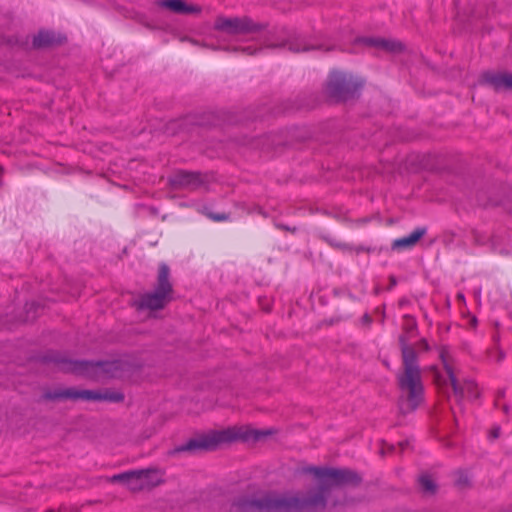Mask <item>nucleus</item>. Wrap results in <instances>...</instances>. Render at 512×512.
Masks as SVG:
<instances>
[{"label": "nucleus", "mask_w": 512, "mask_h": 512, "mask_svg": "<svg viewBox=\"0 0 512 512\" xmlns=\"http://www.w3.org/2000/svg\"><path fill=\"white\" fill-rule=\"evenodd\" d=\"M320 480L319 486L306 494L268 492L258 497H239L233 506L242 512H316L340 503L334 495L342 486H357L361 477L350 469L321 468L310 466L304 470Z\"/></svg>", "instance_id": "obj_1"}, {"label": "nucleus", "mask_w": 512, "mask_h": 512, "mask_svg": "<svg viewBox=\"0 0 512 512\" xmlns=\"http://www.w3.org/2000/svg\"><path fill=\"white\" fill-rule=\"evenodd\" d=\"M399 344L402 367L396 375L400 392L397 406L399 416H406L416 411L423 403L424 385L415 348L408 344V339L404 335L399 336Z\"/></svg>", "instance_id": "obj_2"}, {"label": "nucleus", "mask_w": 512, "mask_h": 512, "mask_svg": "<svg viewBox=\"0 0 512 512\" xmlns=\"http://www.w3.org/2000/svg\"><path fill=\"white\" fill-rule=\"evenodd\" d=\"M269 434L270 431L253 430L247 427H231L191 438L185 444L176 447L174 453L213 451L222 443H230L236 440L258 441Z\"/></svg>", "instance_id": "obj_3"}, {"label": "nucleus", "mask_w": 512, "mask_h": 512, "mask_svg": "<svg viewBox=\"0 0 512 512\" xmlns=\"http://www.w3.org/2000/svg\"><path fill=\"white\" fill-rule=\"evenodd\" d=\"M173 295L174 289L170 280V268L167 264L161 263L158 268L154 290L140 295L133 302V306L137 310H162L173 300Z\"/></svg>", "instance_id": "obj_4"}, {"label": "nucleus", "mask_w": 512, "mask_h": 512, "mask_svg": "<svg viewBox=\"0 0 512 512\" xmlns=\"http://www.w3.org/2000/svg\"><path fill=\"white\" fill-rule=\"evenodd\" d=\"M45 359L54 362L64 372L88 373L90 370H93L97 377L106 378L120 377L123 372V363L119 360L99 362L72 361L57 353H51Z\"/></svg>", "instance_id": "obj_5"}, {"label": "nucleus", "mask_w": 512, "mask_h": 512, "mask_svg": "<svg viewBox=\"0 0 512 512\" xmlns=\"http://www.w3.org/2000/svg\"><path fill=\"white\" fill-rule=\"evenodd\" d=\"M363 83L353 75L334 71L326 83L327 95L336 102H345L358 96Z\"/></svg>", "instance_id": "obj_6"}, {"label": "nucleus", "mask_w": 512, "mask_h": 512, "mask_svg": "<svg viewBox=\"0 0 512 512\" xmlns=\"http://www.w3.org/2000/svg\"><path fill=\"white\" fill-rule=\"evenodd\" d=\"M267 26V23L256 22L248 16H218L214 22L216 31L231 36L257 34L264 31Z\"/></svg>", "instance_id": "obj_7"}, {"label": "nucleus", "mask_w": 512, "mask_h": 512, "mask_svg": "<svg viewBox=\"0 0 512 512\" xmlns=\"http://www.w3.org/2000/svg\"><path fill=\"white\" fill-rule=\"evenodd\" d=\"M205 182V178L200 172L185 170L175 172L170 178V183L173 187L190 191L199 189Z\"/></svg>", "instance_id": "obj_8"}, {"label": "nucleus", "mask_w": 512, "mask_h": 512, "mask_svg": "<svg viewBox=\"0 0 512 512\" xmlns=\"http://www.w3.org/2000/svg\"><path fill=\"white\" fill-rule=\"evenodd\" d=\"M66 36L50 30H40L32 41L34 49H48L60 46L66 42Z\"/></svg>", "instance_id": "obj_9"}, {"label": "nucleus", "mask_w": 512, "mask_h": 512, "mask_svg": "<svg viewBox=\"0 0 512 512\" xmlns=\"http://www.w3.org/2000/svg\"><path fill=\"white\" fill-rule=\"evenodd\" d=\"M45 401L83 400V390L74 387L46 389L42 394Z\"/></svg>", "instance_id": "obj_10"}, {"label": "nucleus", "mask_w": 512, "mask_h": 512, "mask_svg": "<svg viewBox=\"0 0 512 512\" xmlns=\"http://www.w3.org/2000/svg\"><path fill=\"white\" fill-rule=\"evenodd\" d=\"M483 81L495 91H512V72H485Z\"/></svg>", "instance_id": "obj_11"}, {"label": "nucleus", "mask_w": 512, "mask_h": 512, "mask_svg": "<svg viewBox=\"0 0 512 512\" xmlns=\"http://www.w3.org/2000/svg\"><path fill=\"white\" fill-rule=\"evenodd\" d=\"M124 394L121 391L113 389L102 390H83V400L86 401H106L120 403L124 400Z\"/></svg>", "instance_id": "obj_12"}, {"label": "nucleus", "mask_w": 512, "mask_h": 512, "mask_svg": "<svg viewBox=\"0 0 512 512\" xmlns=\"http://www.w3.org/2000/svg\"><path fill=\"white\" fill-rule=\"evenodd\" d=\"M109 481L112 483H122L132 492L143 491V485L141 484L138 470H130L113 475L109 478Z\"/></svg>", "instance_id": "obj_13"}, {"label": "nucleus", "mask_w": 512, "mask_h": 512, "mask_svg": "<svg viewBox=\"0 0 512 512\" xmlns=\"http://www.w3.org/2000/svg\"><path fill=\"white\" fill-rule=\"evenodd\" d=\"M157 5L181 15L198 14L202 11L200 6L189 5L183 0H160Z\"/></svg>", "instance_id": "obj_14"}, {"label": "nucleus", "mask_w": 512, "mask_h": 512, "mask_svg": "<svg viewBox=\"0 0 512 512\" xmlns=\"http://www.w3.org/2000/svg\"><path fill=\"white\" fill-rule=\"evenodd\" d=\"M440 358L443 363L444 369L449 377L451 386L453 388L454 394L459 398L462 399L465 395V389L464 384L460 385L457 381V378L454 374L453 367L450 363V355L448 353V350L446 348H442L440 351Z\"/></svg>", "instance_id": "obj_15"}, {"label": "nucleus", "mask_w": 512, "mask_h": 512, "mask_svg": "<svg viewBox=\"0 0 512 512\" xmlns=\"http://www.w3.org/2000/svg\"><path fill=\"white\" fill-rule=\"evenodd\" d=\"M138 472L143 490H151L164 483V473L158 468L139 469Z\"/></svg>", "instance_id": "obj_16"}, {"label": "nucleus", "mask_w": 512, "mask_h": 512, "mask_svg": "<svg viewBox=\"0 0 512 512\" xmlns=\"http://www.w3.org/2000/svg\"><path fill=\"white\" fill-rule=\"evenodd\" d=\"M265 43H266L267 48L288 47V49L291 52H295V53L315 49V47L308 46L302 39H299V38H295V39L288 38V39H285V40H283L281 42H277V43L271 42L270 39L266 38Z\"/></svg>", "instance_id": "obj_17"}, {"label": "nucleus", "mask_w": 512, "mask_h": 512, "mask_svg": "<svg viewBox=\"0 0 512 512\" xmlns=\"http://www.w3.org/2000/svg\"><path fill=\"white\" fill-rule=\"evenodd\" d=\"M425 227L415 229L410 235L396 239L392 243L393 250L412 248L426 234Z\"/></svg>", "instance_id": "obj_18"}, {"label": "nucleus", "mask_w": 512, "mask_h": 512, "mask_svg": "<svg viewBox=\"0 0 512 512\" xmlns=\"http://www.w3.org/2000/svg\"><path fill=\"white\" fill-rule=\"evenodd\" d=\"M367 46L375 47L388 52H399L403 50V44L394 40L384 38H365L362 40Z\"/></svg>", "instance_id": "obj_19"}, {"label": "nucleus", "mask_w": 512, "mask_h": 512, "mask_svg": "<svg viewBox=\"0 0 512 512\" xmlns=\"http://www.w3.org/2000/svg\"><path fill=\"white\" fill-rule=\"evenodd\" d=\"M419 486L421 491L427 495H433L437 491V485L429 475H422L419 478Z\"/></svg>", "instance_id": "obj_20"}, {"label": "nucleus", "mask_w": 512, "mask_h": 512, "mask_svg": "<svg viewBox=\"0 0 512 512\" xmlns=\"http://www.w3.org/2000/svg\"><path fill=\"white\" fill-rule=\"evenodd\" d=\"M417 328V323L414 317L410 315H405L403 317L402 329L404 331V336L409 340L407 334L412 333Z\"/></svg>", "instance_id": "obj_21"}, {"label": "nucleus", "mask_w": 512, "mask_h": 512, "mask_svg": "<svg viewBox=\"0 0 512 512\" xmlns=\"http://www.w3.org/2000/svg\"><path fill=\"white\" fill-rule=\"evenodd\" d=\"M464 389H465V394H467L468 396H471V397L478 396L477 385L473 381H465Z\"/></svg>", "instance_id": "obj_22"}, {"label": "nucleus", "mask_w": 512, "mask_h": 512, "mask_svg": "<svg viewBox=\"0 0 512 512\" xmlns=\"http://www.w3.org/2000/svg\"><path fill=\"white\" fill-rule=\"evenodd\" d=\"M457 484L459 486H467L469 484L468 477L464 474H460L459 478L457 479Z\"/></svg>", "instance_id": "obj_23"}, {"label": "nucleus", "mask_w": 512, "mask_h": 512, "mask_svg": "<svg viewBox=\"0 0 512 512\" xmlns=\"http://www.w3.org/2000/svg\"><path fill=\"white\" fill-rule=\"evenodd\" d=\"M210 217L215 220V221H225L227 220L229 217L227 214L225 213H222V214H211Z\"/></svg>", "instance_id": "obj_24"}, {"label": "nucleus", "mask_w": 512, "mask_h": 512, "mask_svg": "<svg viewBox=\"0 0 512 512\" xmlns=\"http://www.w3.org/2000/svg\"><path fill=\"white\" fill-rule=\"evenodd\" d=\"M235 50H241L243 53H246L247 55H254L257 51V49H254L252 47L236 48Z\"/></svg>", "instance_id": "obj_25"}, {"label": "nucleus", "mask_w": 512, "mask_h": 512, "mask_svg": "<svg viewBox=\"0 0 512 512\" xmlns=\"http://www.w3.org/2000/svg\"><path fill=\"white\" fill-rule=\"evenodd\" d=\"M328 243L333 246V247H336V248H339V249H346L348 246L344 243H336V242H333L331 240L328 241Z\"/></svg>", "instance_id": "obj_26"}, {"label": "nucleus", "mask_w": 512, "mask_h": 512, "mask_svg": "<svg viewBox=\"0 0 512 512\" xmlns=\"http://www.w3.org/2000/svg\"><path fill=\"white\" fill-rule=\"evenodd\" d=\"M419 346L423 349V350H429V344L427 342L426 339H421L420 342H419Z\"/></svg>", "instance_id": "obj_27"}, {"label": "nucleus", "mask_w": 512, "mask_h": 512, "mask_svg": "<svg viewBox=\"0 0 512 512\" xmlns=\"http://www.w3.org/2000/svg\"><path fill=\"white\" fill-rule=\"evenodd\" d=\"M499 433H500V429L499 428H495L491 431V437L492 438H497L499 436Z\"/></svg>", "instance_id": "obj_28"}, {"label": "nucleus", "mask_w": 512, "mask_h": 512, "mask_svg": "<svg viewBox=\"0 0 512 512\" xmlns=\"http://www.w3.org/2000/svg\"><path fill=\"white\" fill-rule=\"evenodd\" d=\"M277 226H278V228L283 229V230L292 231V232L296 231V228L290 229L288 226H285L283 224H279Z\"/></svg>", "instance_id": "obj_29"}, {"label": "nucleus", "mask_w": 512, "mask_h": 512, "mask_svg": "<svg viewBox=\"0 0 512 512\" xmlns=\"http://www.w3.org/2000/svg\"><path fill=\"white\" fill-rule=\"evenodd\" d=\"M389 281H390V288L394 287L397 284V280H396L395 276H390Z\"/></svg>", "instance_id": "obj_30"}, {"label": "nucleus", "mask_w": 512, "mask_h": 512, "mask_svg": "<svg viewBox=\"0 0 512 512\" xmlns=\"http://www.w3.org/2000/svg\"><path fill=\"white\" fill-rule=\"evenodd\" d=\"M504 358V353L503 351H498V356H497V361H502Z\"/></svg>", "instance_id": "obj_31"}, {"label": "nucleus", "mask_w": 512, "mask_h": 512, "mask_svg": "<svg viewBox=\"0 0 512 512\" xmlns=\"http://www.w3.org/2000/svg\"><path fill=\"white\" fill-rule=\"evenodd\" d=\"M363 320L366 322V323H370L371 322V317L369 315H364L363 317Z\"/></svg>", "instance_id": "obj_32"}, {"label": "nucleus", "mask_w": 512, "mask_h": 512, "mask_svg": "<svg viewBox=\"0 0 512 512\" xmlns=\"http://www.w3.org/2000/svg\"><path fill=\"white\" fill-rule=\"evenodd\" d=\"M45 512H59V511H57V510H55V509H48V510H46Z\"/></svg>", "instance_id": "obj_33"}, {"label": "nucleus", "mask_w": 512, "mask_h": 512, "mask_svg": "<svg viewBox=\"0 0 512 512\" xmlns=\"http://www.w3.org/2000/svg\"><path fill=\"white\" fill-rule=\"evenodd\" d=\"M9 43H11V44H13V43L18 44L19 42H18V40L16 39V40H15V42H12V41L10 40V41H9Z\"/></svg>", "instance_id": "obj_34"}, {"label": "nucleus", "mask_w": 512, "mask_h": 512, "mask_svg": "<svg viewBox=\"0 0 512 512\" xmlns=\"http://www.w3.org/2000/svg\"><path fill=\"white\" fill-rule=\"evenodd\" d=\"M503 409H504L505 412L508 411V407L507 406H504Z\"/></svg>", "instance_id": "obj_35"}, {"label": "nucleus", "mask_w": 512, "mask_h": 512, "mask_svg": "<svg viewBox=\"0 0 512 512\" xmlns=\"http://www.w3.org/2000/svg\"><path fill=\"white\" fill-rule=\"evenodd\" d=\"M389 450L390 451L394 450V447L393 446H389Z\"/></svg>", "instance_id": "obj_36"}, {"label": "nucleus", "mask_w": 512, "mask_h": 512, "mask_svg": "<svg viewBox=\"0 0 512 512\" xmlns=\"http://www.w3.org/2000/svg\"><path fill=\"white\" fill-rule=\"evenodd\" d=\"M406 443H400V446L403 448Z\"/></svg>", "instance_id": "obj_37"}]
</instances>
